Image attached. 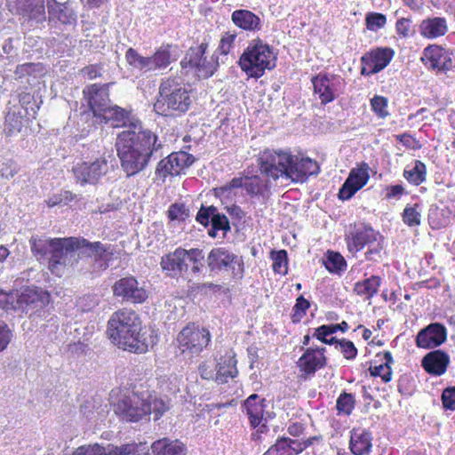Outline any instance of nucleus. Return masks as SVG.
<instances>
[{"mask_svg": "<svg viewBox=\"0 0 455 455\" xmlns=\"http://www.w3.org/2000/svg\"><path fill=\"white\" fill-rule=\"evenodd\" d=\"M100 117L113 126L125 128L117 135L116 148L121 168L128 177L144 171L152 159L158 157L163 148L158 136L143 129L140 120L130 111L116 105L109 106Z\"/></svg>", "mask_w": 455, "mask_h": 455, "instance_id": "f257e3e1", "label": "nucleus"}, {"mask_svg": "<svg viewBox=\"0 0 455 455\" xmlns=\"http://www.w3.org/2000/svg\"><path fill=\"white\" fill-rule=\"evenodd\" d=\"M261 174L274 180L285 178L295 182H304L309 176L316 175L318 164L308 158H299L290 152L265 150L259 157Z\"/></svg>", "mask_w": 455, "mask_h": 455, "instance_id": "f03ea898", "label": "nucleus"}, {"mask_svg": "<svg viewBox=\"0 0 455 455\" xmlns=\"http://www.w3.org/2000/svg\"><path fill=\"white\" fill-rule=\"evenodd\" d=\"M141 322L132 310L121 309L115 312L108 323V335L118 347L134 353H146L153 346L145 333H141Z\"/></svg>", "mask_w": 455, "mask_h": 455, "instance_id": "7ed1b4c3", "label": "nucleus"}, {"mask_svg": "<svg viewBox=\"0 0 455 455\" xmlns=\"http://www.w3.org/2000/svg\"><path fill=\"white\" fill-rule=\"evenodd\" d=\"M49 267L52 272L58 265L66 266L72 264L76 259V252L82 251L87 252L90 257H93L95 260L104 261V267H108V261L111 259L112 250L108 243L100 242L90 243L85 239L80 240L75 237L58 238L51 240L48 244ZM103 266V264H100Z\"/></svg>", "mask_w": 455, "mask_h": 455, "instance_id": "20e7f679", "label": "nucleus"}, {"mask_svg": "<svg viewBox=\"0 0 455 455\" xmlns=\"http://www.w3.org/2000/svg\"><path fill=\"white\" fill-rule=\"evenodd\" d=\"M192 104L189 86L180 77H167L162 80L154 108L157 113L167 116L186 113Z\"/></svg>", "mask_w": 455, "mask_h": 455, "instance_id": "39448f33", "label": "nucleus"}, {"mask_svg": "<svg viewBox=\"0 0 455 455\" xmlns=\"http://www.w3.org/2000/svg\"><path fill=\"white\" fill-rule=\"evenodd\" d=\"M240 66L250 76L259 78L266 69L275 67L273 49L261 40H253L240 58Z\"/></svg>", "mask_w": 455, "mask_h": 455, "instance_id": "423d86ee", "label": "nucleus"}, {"mask_svg": "<svg viewBox=\"0 0 455 455\" xmlns=\"http://www.w3.org/2000/svg\"><path fill=\"white\" fill-rule=\"evenodd\" d=\"M115 413L123 420L138 422L151 414L149 391L132 392L123 395L114 405Z\"/></svg>", "mask_w": 455, "mask_h": 455, "instance_id": "0eeeda50", "label": "nucleus"}, {"mask_svg": "<svg viewBox=\"0 0 455 455\" xmlns=\"http://www.w3.org/2000/svg\"><path fill=\"white\" fill-rule=\"evenodd\" d=\"M237 188L244 189L251 198H258L261 202H266L271 195L268 180L258 175L234 178L226 185L215 188V195L221 199L232 198Z\"/></svg>", "mask_w": 455, "mask_h": 455, "instance_id": "6e6552de", "label": "nucleus"}, {"mask_svg": "<svg viewBox=\"0 0 455 455\" xmlns=\"http://www.w3.org/2000/svg\"><path fill=\"white\" fill-rule=\"evenodd\" d=\"M125 60L129 66L142 74L161 71L172 62L170 45L159 47L151 56H142L135 49L130 47L125 52Z\"/></svg>", "mask_w": 455, "mask_h": 455, "instance_id": "1a4fd4ad", "label": "nucleus"}, {"mask_svg": "<svg viewBox=\"0 0 455 455\" xmlns=\"http://www.w3.org/2000/svg\"><path fill=\"white\" fill-rule=\"evenodd\" d=\"M207 266L212 272H228L238 279H241L244 273L243 257L223 247L213 248L209 252Z\"/></svg>", "mask_w": 455, "mask_h": 455, "instance_id": "9d476101", "label": "nucleus"}, {"mask_svg": "<svg viewBox=\"0 0 455 455\" xmlns=\"http://www.w3.org/2000/svg\"><path fill=\"white\" fill-rule=\"evenodd\" d=\"M208 47L207 43H201L199 45L190 47L180 62L183 68L194 69L198 76L210 77L216 71L219 66L220 56H212L210 60L205 56Z\"/></svg>", "mask_w": 455, "mask_h": 455, "instance_id": "9b49d317", "label": "nucleus"}, {"mask_svg": "<svg viewBox=\"0 0 455 455\" xmlns=\"http://www.w3.org/2000/svg\"><path fill=\"white\" fill-rule=\"evenodd\" d=\"M211 333L207 328L195 323L185 326L178 334L179 348L192 355H199L211 342Z\"/></svg>", "mask_w": 455, "mask_h": 455, "instance_id": "f8f14e48", "label": "nucleus"}, {"mask_svg": "<svg viewBox=\"0 0 455 455\" xmlns=\"http://www.w3.org/2000/svg\"><path fill=\"white\" fill-rule=\"evenodd\" d=\"M113 295L122 302L142 304L148 298V291L144 282H139L134 276L122 277L112 286Z\"/></svg>", "mask_w": 455, "mask_h": 455, "instance_id": "ddd939ff", "label": "nucleus"}, {"mask_svg": "<svg viewBox=\"0 0 455 455\" xmlns=\"http://www.w3.org/2000/svg\"><path fill=\"white\" fill-rule=\"evenodd\" d=\"M314 92L318 95L323 105L333 101L345 87L344 79L326 72H320L311 79Z\"/></svg>", "mask_w": 455, "mask_h": 455, "instance_id": "4468645a", "label": "nucleus"}, {"mask_svg": "<svg viewBox=\"0 0 455 455\" xmlns=\"http://www.w3.org/2000/svg\"><path fill=\"white\" fill-rule=\"evenodd\" d=\"M195 160L193 155L185 151L173 152L157 164L155 174L164 181L168 176L180 175L191 166Z\"/></svg>", "mask_w": 455, "mask_h": 455, "instance_id": "2eb2a0df", "label": "nucleus"}, {"mask_svg": "<svg viewBox=\"0 0 455 455\" xmlns=\"http://www.w3.org/2000/svg\"><path fill=\"white\" fill-rule=\"evenodd\" d=\"M108 172V164L105 158H97L93 162H83L73 167L75 178L81 185H95Z\"/></svg>", "mask_w": 455, "mask_h": 455, "instance_id": "dca6fc26", "label": "nucleus"}, {"mask_svg": "<svg viewBox=\"0 0 455 455\" xmlns=\"http://www.w3.org/2000/svg\"><path fill=\"white\" fill-rule=\"evenodd\" d=\"M47 299V294L34 287L24 288L20 294L10 300V309L28 314V311L41 307Z\"/></svg>", "mask_w": 455, "mask_h": 455, "instance_id": "f3484780", "label": "nucleus"}, {"mask_svg": "<svg viewBox=\"0 0 455 455\" xmlns=\"http://www.w3.org/2000/svg\"><path fill=\"white\" fill-rule=\"evenodd\" d=\"M394 51L391 48H377L361 58V75L371 76L383 70L392 60Z\"/></svg>", "mask_w": 455, "mask_h": 455, "instance_id": "a211bd4d", "label": "nucleus"}, {"mask_svg": "<svg viewBox=\"0 0 455 455\" xmlns=\"http://www.w3.org/2000/svg\"><path fill=\"white\" fill-rule=\"evenodd\" d=\"M369 165L361 163L356 168L351 169L347 178L339 191L340 200H349L361 188H363L370 179Z\"/></svg>", "mask_w": 455, "mask_h": 455, "instance_id": "6ab92c4d", "label": "nucleus"}, {"mask_svg": "<svg viewBox=\"0 0 455 455\" xmlns=\"http://www.w3.org/2000/svg\"><path fill=\"white\" fill-rule=\"evenodd\" d=\"M447 340V329L440 323H431L421 329L415 339L416 346L419 348H435Z\"/></svg>", "mask_w": 455, "mask_h": 455, "instance_id": "aec40b11", "label": "nucleus"}, {"mask_svg": "<svg viewBox=\"0 0 455 455\" xmlns=\"http://www.w3.org/2000/svg\"><path fill=\"white\" fill-rule=\"evenodd\" d=\"M17 13L28 28L36 27L46 20L44 0H19Z\"/></svg>", "mask_w": 455, "mask_h": 455, "instance_id": "412c9836", "label": "nucleus"}, {"mask_svg": "<svg viewBox=\"0 0 455 455\" xmlns=\"http://www.w3.org/2000/svg\"><path fill=\"white\" fill-rule=\"evenodd\" d=\"M423 60L426 65L436 72H445L455 67L452 53L441 46L431 45L424 50Z\"/></svg>", "mask_w": 455, "mask_h": 455, "instance_id": "4be33fe9", "label": "nucleus"}, {"mask_svg": "<svg viewBox=\"0 0 455 455\" xmlns=\"http://www.w3.org/2000/svg\"><path fill=\"white\" fill-rule=\"evenodd\" d=\"M33 117L26 115L20 107H11L5 116L4 132L12 137L18 134H26L29 123Z\"/></svg>", "mask_w": 455, "mask_h": 455, "instance_id": "5701e85b", "label": "nucleus"}, {"mask_svg": "<svg viewBox=\"0 0 455 455\" xmlns=\"http://www.w3.org/2000/svg\"><path fill=\"white\" fill-rule=\"evenodd\" d=\"M91 110L95 116L100 117L103 112L108 108L109 95L108 84H92L84 91Z\"/></svg>", "mask_w": 455, "mask_h": 455, "instance_id": "b1692460", "label": "nucleus"}, {"mask_svg": "<svg viewBox=\"0 0 455 455\" xmlns=\"http://www.w3.org/2000/svg\"><path fill=\"white\" fill-rule=\"evenodd\" d=\"M325 347H308L298 361V367L300 371L307 375H313L315 372L326 365L324 355Z\"/></svg>", "mask_w": 455, "mask_h": 455, "instance_id": "393cba45", "label": "nucleus"}, {"mask_svg": "<svg viewBox=\"0 0 455 455\" xmlns=\"http://www.w3.org/2000/svg\"><path fill=\"white\" fill-rule=\"evenodd\" d=\"M311 444L310 439L300 441L289 437H279L263 455H299Z\"/></svg>", "mask_w": 455, "mask_h": 455, "instance_id": "a878e982", "label": "nucleus"}, {"mask_svg": "<svg viewBox=\"0 0 455 455\" xmlns=\"http://www.w3.org/2000/svg\"><path fill=\"white\" fill-rule=\"evenodd\" d=\"M243 407L246 411L251 426L253 428L259 427L258 431L264 433L267 430V425L262 424L266 407L265 399L259 400L258 395L252 394L244 401Z\"/></svg>", "mask_w": 455, "mask_h": 455, "instance_id": "bb28decb", "label": "nucleus"}, {"mask_svg": "<svg viewBox=\"0 0 455 455\" xmlns=\"http://www.w3.org/2000/svg\"><path fill=\"white\" fill-rule=\"evenodd\" d=\"M449 363V355L441 349L427 353L421 361L423 369L434 376L443 375L446 371Z\"/></svg>", "mask_w": 455, "mask_h": 455, "instance_id": "cd10ccee", "label": "nucleus"}, {"mask_svg": "<svg viewBox=\"0 0 455 455\" xmlns=\"http://www.w3.org/2000/svg\"><path fill=\"white\" fill-rule=\"evenodd\" d=\"M47 6L50 22H60V24L72 27L76 26V14L67 4H60L55 0H47Z\"/></svg>", "mask_w": 455, "mask_h": 455, "instance_id": "c85d7f7f", "label": "nucleus"}, {"mask_svg": "<svg viewBox=\"0 0 455 455\" xmlns=\"http://www.w3.org/2000/svg\"><path fill=\"white\" fill-rule=\"evenodd\" d=\"M185 255V249L180 247L162 257L161 267L166 275L178 277L186 273Z\"/></svg>", "mask_w": 455, "mask_h": 455, "instance_id": "c756f323", "label": "nucleus"}, {"mask_svg": "<svg viewBox=\"0 0 455 455\" xmlns=\"http://www.w3.org/2000/svg\"><path fill=\"white\" fill-rule=\"evenodd\" d=\"M371 433L364 428L350 431L349 449L354 455H368L372 447Z\"/></svg>", "mask_w": 455, "mask_h": 455, "instance_id": "7c9ffc66", "label": "nucleus"}, {"mask_svg": "<svg viewBox=\"0 0 455 455\" xmlns=\"http://www.w3.org/2000/svg\"><path fill=\"white\" fill-rule=\"evenodd\" d=\"M232 22L239 28L248 32H257L262 28L261 19L246 9H238L231 14Z\"/></svg>", "mask_w": 455, "mask_h": 455, "instance_id": "2f4dec72", "label": "nucleus"}, {"mask_svg": "<svg viewBox=\"0 0 455 455\" xmlns=\"http://www.w3.org/2000/svg\"><path fill=\"white\" fill-rule=\"evenodd\" d=\"M199 222L204 228L211 223V228H230L228 219L226 215L220 213L218 209L213 206H202L198 211L196 217Z\"/></svg>", "mask_w": 455, "mask_h": 455, "instance_id": "473e14b6", "label": "nucleus"}, {"mask_svg": "<svg viewBox=\"0 0 455 455\" xmlns=\"http://www.w3.org/2000/svg\"><path fill=\"white\" fill-rule=\"evenodd\" d=\"M43 68L40 63H24L18 65L14 71V79L23 85L34 86L39 81Z\"/></svg>", "mask_w": 455, "mask_h": 455, "instance_id": "72a5a7b5", "label": "nucleus"}, {"mask_svg": "<svg viewBox=\"0 0 455 455\" xmlns=\"http://www.w3.org/2000/svg\"><path fill=\"white\" fill-rule=\"evenodd\" d=\"M155 455H186L187 446L180 440L162 438L151 444Z\"/></svg>", "mask_w": 455, "mask_h": 455, "instance_id": "f704fd0d", "label": "nucleus"}, {"mask_svg": "<svg viewBox=\"0 0 455 455\" xmlns=\"http://www.w3.org/2000/svg\"><path fill=\"white\" fill-rule=\"evenodd\" d=\"M236 363L237 361L234 354L227 353L224 356L220 357L215 373L216 381L219 384H224L229 379L235 378L238 373Z\"/></svg>", "mask_w": 455, "mask_h": 455, "instance_id": "c9c22d12", "label": "nucleus"}, {"mask_svg": "<svg viewBox=\"0 0 455 455\" xmlns=\"http://www.w3.org/2000/svg\"><path fill=\"white\" fill-rule=\"evenodd\" d=\"M448 31L445 18L433 17L423 20L419 25V32L426 38L434 39L442 36Z\"/></svg>", "mask_w": 455, "mask_h": 455, "instance_id": "e433bc0d", "label": "nucleus"}, {"mask_svg": "<svg viewBox=\"0 0 455 455\" xmlns=\"http://www.w3.org/2000/svg\"><path fill=\"white\" fill-rule=\"evenodd\" d=\"M374 229H355L347 235V248L350 251L357 252L365 245L371 246L375 239Z\"/></svg>", "mask_w": 455, "mask_h": 455, "instance_id": "4c0bfd02", "label": "nucleus"}, {"mask_svg": "<svg viewBox=\"0 0 455 455\" xmlns=\"http://www.w3.org/2000/svg\"><path fill=\"white\" fill-rule=\"evenodd\" d=\"M382 283V279L379 275H371L362 281H358L354 285V291L364 299H372L378 292Z\"/></svg>", "mask_w": 455, "mask_h": 455, "instance_id": "58836bf2", "label": "nucleus"}, {"mask_svg": "<svg viewBox=\"0 0 455 455\" xmlns=\"http://www.w3.org/2000/svg\"><path fill=\"white\" fill-rule=\"evenodd\" d=\"M80 200V196L76 194L69 190H60L56 193L50 195L45 200L44 203L48 208H57L61 209L64 207H72V203L78 202Z\"/></svg>", "mask_w": 455, "mask_h": 455, "instance_id": "ea45409f", "label": "nucleus"}, {"mask_svg": "<svg viewBox=\"0 0 455 455\" xmlns=\"http://www.w3.org/2000/svg\"><path fill=\"white\" fill-rule=\"evenodd\" d=\"M186 273L188 271L193 274L199 273L204 267V254L200 249L185 250Z\"/></svg>", "mask_w": 455, "mask_h": 455, "instance_id": "a19ab883", "label": "nucleus"}, {"mask_svg": "<svg viewBox=\"0 0 455 455\" xmlns=\"http://www.w3.org/2000/svg\"><path fill=\"white\" fill-rule=\"evenodd\" d=\"M325 268L332 274L340 275L347 268V262L344 257L337 251H328L323 259Z\"/></svg>", "mask_w": 455, "mask_h": 455, "instance_id": "79ce46f5", "label": "nucleus"}, {"mask_svg": "<svg viewBox=\"0 0 455 455\" xmlns=\"http://www.w3.org/2000/svg\"><path fill=\"white\" fill-rule=\"evenodd\" d=\"M40 103H42V100L38 102L30 92H23L19 94V105H13L12 107H20L26 115L36 118Z\"/></svg>", "mask_w": 455, "mask_h": 455, "instance_id": "37998d69", "label": "nucleus"}, {"mask_svg": "<svg viewBox=\"0 0 455 455\" xmlns=\"http://www.w3.org/2000/svg\"><path fill=\"white\" fill-rule=\"evenodd\" d=\"M427 175V167L424 163L416 160L414 166L411 169L406 168L403 172V177L413 185H419L425 181Z\"/></svg>", "mask_w": 455, "mask_h": 455, "instance_id": "c03bdc74", "label": "nucleus"}, {"mask_svg": "<svg viewBox=\"0 0 455 455\" xmlns=\"http://www.w3.org/2000/svg\"><path fill=\"white\" fill-rule=\"evenodd\" d=\"M235 38L236 34L235 32H227L221 37L218 48L212 54V56H220L219 65L220 63H225L228 60V55L230 52L231 49L233 48Z\"/></svg>", "mask_w": 455, "mask_h": 455, "instance_id": "a18cd8bd", "label": "nucleus"}, {"mask_svg": "<svg viewBox=\"0 0 455 455\" xmlns=\"http://www.w3.org/2000/svg\"><path fill=\"white\" fill-rule=\"evenodd\" d=\"M167 213L170 220L175 222V225H180L189 218V210L182 203L172 204Z\"/></svg>", "mask_w": 455, "mask_h": 455, "instance_id": "49530a36", "label": "nucleus"}, {"mask_svg": "<svg viewBox=\"0 0 455 455\" xmlns=\"http://www.w3.org/2000/svg\"><path fill=\"white\" fill-rule=\"evenodd\" d=\"M355 396L352 394L343 392L336 402L338 414L350 415L355 407Z\"/></svg>", "mask_w": 455, "mask_h": 455, "instance_id": "de8ad7c7", "label": "nucleus"}, {"mask_svg": "<svg viewBox=\"0 0 455 455\" xmlns=\"http://www.w3.org/2000/svg\"><path fill=\"white\" fill-rule=\"evenodd\" d=\"M60 455H108V446L104 447L98 443L90 445H82L72 452H63Z\"/></svg>", "mask_w": 455, "mask_h": 455, "instance_id": "09e8293b", "label": "nucleus"}, {"mask_svg": "<svg viewBox=\"0 0 455 455\" xmlns=\"http://www.w3.org/2000/svg\"><path fill=\"white\" fill-rule=\"evenodd\" d=\"M371 108L374 114L381 119H385L389 116L387 110L388 100L384 96L375 95L370 100Z\"/></svg>", "mask_w": 455, "mask_h": 455, "instance_id": "8fccbe9b", "label": "nucleus"}, {"mask_svg": "<svg viewBox=\"0 0 455 455\" xmlns=\"http://www.w3.org/2000/svg\"><path fill=\"white\" fill-rule=\"evenodd\" d=\"M108 455H140L136 443H124L120 446L108 445Z\"/></svg>", "mask_w": 455, "mask_h": 455, "instance_id": "3c124183", "label": "nucleus"}, {"mask_svg": "<svg viewBox=\"0 0 455 455\" xmlns=\"http://www.w3.org/2000/svg\"><path fill=\"white\" fill-rule=\"evenodd\" d=\"M335 347L343 355L347 360H354L357 355V348L354 343L346 339H338L335 343Z\"/></svg>", "mask_w": 455, "mask_h": 455, "instance_id": "603ef678", "label": "nucleus"}, {"mask_svg": "<svg viewBox=\"0 0 455 455\" xmlns=\"http://www.w3.org/2000/svg\"><path fill=\"white\" fill-rule=\"evenodd\" d=\"M366 27L371 31H377L387 23V18L379 12H369L365 17Z\"/></svg>", "mask_w": 455, "mask_h": 455, "instance_id": "864d4df0", "label": "nucleus"}, {"mask_svg": "<svg viewBox=\"0 0 455 455\" xmlns=\"http://www.w3.org/2000/svg\"><path fill=\"white\" fill-rule=\"evenodd\" d=\"M19 165L12 159H0V177L4 179H12L18 172Z\"/></svg>", "mask_w": 455, "mask_h": 455, "instance_id": "5fc2aeb1", "label": "nucleus"}, {"mask_svg": "<svg viewBox=\"0 0 455 455\" xmlns=\"http://www.w3.org/2000/svg\"><path fill=\"white\" fill-rule=\"evenodd\" d=\"M310 307V302L306 299L302 295L297 298L296 303L292 308V321L299 322L306 315L307 310Z\"/></svg>", "mask_w": 455, "mask_h": 455, "instance_id": "6e6d98bb", "label": "nucleus"}, {"mask_svg": "<svg viewBox=\"0 0 455 455\" xmlns=\"http://www.w3.org/2000/svg\"><path fill=\"white\" fill-rule=\"evenodd\" d=\"M331 334H333V331L331 329L329 324H323L315 330L313 337L316 338L323 343H325L328 345H335V343L338 340L335 337H331V339H328V336H330Z\"/></svg>", "mask_w": 455, "mask_h": 455, "instance_id": "4d7b16f0", "label": "nucleus"}, {"mask_svg": "<svg viewBox=\"0 0 455 455\" xmlns=\"http://www.w3.org/2000/svg\"><path fill=\"white\" fill-rule=\"evenodd\" d=\"M413 379L409 375H402L398 379L397 389L398 392L404 396H410L414 392Z\"/></svg>", "mask_w": 455, "mask_h": 455, "instance_id": "13d9d810", "label": "nucleus"}, {"mask_svg": "<svg viewBox=\"0 0 455 455\" xmlns=\"http://www.w3.org/2000/svg\"><path fill=\"white\" fill-rule=\"evenodd\" d=\"M417 205L415 206H407L403 210V222L410 226H418L420 224V213L418 212Z\"/></svg>", "mask_w": 455, "mask_h": 455, "instance_id": "bf43d9fd", "label": "nucleus"}, {"mask_svg": "<svg viewBox=\"0 0 455 455\" xmlns=\"http://www.w3.org/2000/svg\"><path fill=\"white\" fill-rule=\"evenodd\" d=\"M227 212L229 214L230 218L233 220V225L245 224V217L246 212L238 205L231 204L226 207Z\"/></svg>", "mask_w": 455, "mask_h": 455, "instance_id": "052dcab7", "label": "nucleus"}, {"mask_svg": "<svg viewBox=\"0 0 455 455\" xmlns=\"http://www.w3.org/2000/svg\"><path fill=\"white\" fill-rule=\"evenodd\" d=\"M371 374L374 377H380L383 382L387 383L392 379L391 366L380 363L371 368Z\"/></svg>", "mask_w": 455, "mask_h": 455, "instance_id": "680f3d73", "label": "nucleus"}, {"mask_svg": "<svg viewBox=\"0 0 455 455\" xmlns=\"http://www.w3.org/2000/svg\"><path fill=\"white\" fill-rule=\"evenodd\" d=\"M286 264H287V253L285 251H279L275 257L274 258L273 262V270L275 273L279 274H286Z\"/></svg>", "mask_w": 455, "mask_h": 455, "instance_id": "e2e57ef3", "label": "nucleus"}, {"mask_svg": "<svg viewBox=\"0 0 455 455\" xmlns=\"http://www.w3.org/2000/svg\"><path fill=\"white\" fill-rule=\"evenodd\" d=\"M168 408V405L163 399H158L151 395V413L155 415V420L160 419Z\"/></svg>", "mask_w": 455, "mask_h": 455, "instance_id": "0e129e2a", "label": "nucleus"}, {"mask_svg": "<svg viewBox=\"0 0 455 455\" xmlns=\"http://www.w3.org/2000/svg\"><path fill=\"white\" fill-rule=\"evenodd\" d=\"M442 402L446 410H455V387H450L443 390Z\"/></svg>", "mask_w": 455, "mask_h": 455, "instance_id": "69168bd1", "label": "nucleus"}, {"mask_svg": "<svg viewBox=\"0 0 455 455\" xmlns=\"http://www.w3.org/2000/svg\"><path fill=\"white\" fill-rule=\"evenodd\" d=\"M411 20L409 18L398 19L395 24L396 32L400 36L408 37L411 34Z\"/></svg>", "mask_w": 455, "mask_h": 455, "instance_id": "338daca9", "label": "nucleus"}, {"mask_svg": "<svg viewBox=\"0 0 455 455\" xmlns=\"http://www.w3.org/2000/svg\"><path fill=\"white\" fill-rule=\"evenodd\" d=\"M11 336L12 334L8 325L4 322L0 321V352L5 349L9 344Z\"/></svg>", "mask_w": 455, "mask_h": 455, "instance_id": "774afa93", "label": "nucleus"}]
</instances>
